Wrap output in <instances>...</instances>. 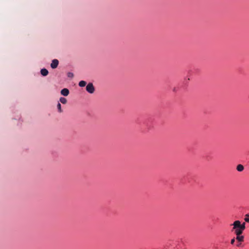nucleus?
<instances>
[{
  "mask_svg": "<svg viewBox=\"0 0 249 249\" xmlns=\"http://www.w3.org/2000/svg\"><path fill=\"white\" fill-rule=\"evenodd\" d=\"M243 230H241L239 228H236L235 229L232 228L231 231H234V233L236 234V235H241L243 233Z\"/></svg>",
  "mask_w": 249,
  "mask_h": 249,
  "instance_id": "nucleus-4",
  "label": "nucleus"
},
{
  "mask_svg": "<svg viewBox=\"0 0 249 249\" xmlns=\"http://www.w3.org/2000/svg\"><path fill=\"white\" fill-rule=\"evenodd\" d=\"M245 221L247 222H249V215L248 214L246 215V217L245 218Z\"/></svg>",
  "mask_w": 249,
  "mask_h": 249,
  "instance_id": "nucleus-12",
  "label": "nucleus"
},
{
  "mask_svg": "<svg viewBox=\"0 0 249 249\" xmlns=\"http://www.w3.org/2000/svg\"><path fill=\"white\" fill-rule=\"evenodd\" d=\"M240 244H238L237 245V246L239 247V246H240Z\"/></svg>",
  "mask_w": 249,
  "mask_h": 249,
  "instance_id": "nucleus-15",
  "label": "nucleus"
},
{
  "mask_svg": "<svg viewBox=\"0 0 249 249\" xmlns=\"http://www.w3.org/2000/svg\"><path fill=\"white\" fill-rule=\"evenodd\" d=\"M246 223L244 222L241 224V222L239 220L235 221L232 224H231V226H233V229H235L236 228H239L241 230H244L246 228L245 227Z\"/></svg>",
  "mask_w": 249,
  "mask_h": 249,
  "instance_id": "nucleus-1",
  "label": "nucleus"
},
{
  "mask_svg": "<svg viewBox=\"0 0 249 249\" xmlns=\"http://www.w3.org/2000/svg\"><path fill=\"white\" fill-rule=\"evenodd\" d=\"M244 166L241 164H238L237 166L236 169L239 172H241L244 170Z\"/></svg>",
  "mask_w": 249,
  "mask_h": 249,
  "instance_id": "nucleus-8",
  "label": "nucleus"
},
{
  "mask_svg": "<svg viewBox=\"0 0 249 249\" xmlns=\"http://www.w3.org/2000/svg\"><path fill=\"white\" fill-rule=\"evenodd\" d=\"M40 73L43 76H47L48 74V71L44 68L41 70Z\"/></svg>",
  "mask_w": 249,
  "mask_h": 249,
  "instance_id": "nucleus-6",
  "label": "nucleus"
},
{
  "mask_svg": "<svg viewBox=\"0 0 249 249\" xmlns=\"http://www.w3.org/2000/svg\"><path fill=\"white\" fill-rule=\"evenodd\" d=\"M60 102L62 103L63 104H66L67 102V99L64 97H61L59 99Z\"/></svg>",
  "mask_w": 249,
  "mask_h": 249,
  "instance_id": "nucleus-9",
  "label": "nucleus"
},
{
  "mask_svg": "<svg viewBox=\"0 0 249 249\" xmlns=\"http://www.w3.org/2000/svg\"><path fill=\"white\" fill-rule=\"evenodd\" d=\"M244 236L241 235H236V239L239 242H242L244 240Z\"/></svg>",
  "mask_w": 249,
  "mask_h": 249,
  "instance_id": "nucleus-7",
  "label": "nucleus"
},
{
  "mask_svg": "<svg viewBox=\"0 0 249 249\" xmlns=\"http://www.w3.org/2000/svg\"><path fill=\"white\" fill-rule=\"evenodd\" d=\"M59 64V61L57 59H54L53 60L51 64V67L52 69H55L57 67Z\"/></svg>",
  "mask_w": 249,
  "mask_h": 249,
  "instance_id": "nucleus-3",
  "label": "nucleus"
},
{
  "mask_svg": "<svg viewBox=\"0 0 249 249\" xmlns=\"http://www.w3.org/2000/svg\"><path fill=\"white\" fill-rule=\"evenodd\" d=\"M234 242H235V239L233 238L231 240V243L233 245L234 243Z\"/></svg>",
  "mask_w": 249,
  "mask_h": 249,
  "instance_id": "nucleus-14",
  "label": "nucleus"
},
{
  "mask_svg": "<svg viewBox=\"0 0 249 249\" xmlns=\"http://www.w3.org/2000/svg\"><path fill=\"white\" fill-rule=\"evenodd\" d=\"M68 76L69 77L72 78L73 77V74L71 72H68Z\"/></svg>",
  "mask_w": 249,
  "mask_h": 249,
  "instance_id": "nucleus-13",
  "label": "nucleus"
},
{
  "mask_svg": "<svg viewBox=\"0 0 249 249\" xmlns=\"http://www.w3.org/2000/svg\"><path fill=\"white\" fill-rule=\"evenodd\" d=\"M86 90L89 93L92 94L95 91V88L91 83H89L86 87Z\"/></svg>",
  "mask_w": 249,
  "mask_h": 249,
  "instance_id": "nucleus-2",
  "label": "nucleus"
},
{
  "mask_svg": "<svg viewBox=\"0 0 249 249\" xmlns=\"http://www.w3.org/2000/svg\"><path fill=\"white\" fill-rule=\"evenodd\" d=\"M61 94L65 96H67L69 94V90L68 89L64 88L61 90Z\"/></svg>",
  "mask_w": 249,
  "mask_h": 249,
  "instance_id": "nucleus-5",
  "label": "nucleus"
},
{
  "mask_svg": "<svg viewBox=\"0 0 249 249\" xmlns=\"http://www.w3.org/2000/svg\"><path fill=\"white\" fill-rule=\"evenodd\" d=\"M87 84V83L85 81H81L79 83V86L81 87H85Z\"/></svg>",
  "mask_w": 249,
  "mask_h": 249,
  "instance_id": "nucleus-10",
  "label": "nucleus"
},
{
  "mask_svg": "<svg viewBox=\"0 0 249 249\" xmlns=\"http://www.w3.org/2000/svg\"><path fill=\"white\" fill-rule=\"evenodd\" d=\"M57 107L58 112H62V109H61V105L59 103H58L57 104Z\"/></svg>",
  "mask_w": 249,
  "mask_h": 249,
  "instance_id": "nucleus-11",
  "label": "nucleus"
}]
</instances>
